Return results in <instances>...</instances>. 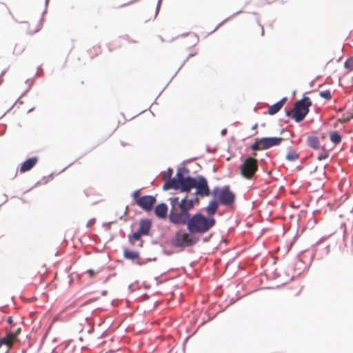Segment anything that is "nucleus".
Listing matches in <instances>:
<instances>
[{
	"label": "nucleus",
	"instance_id": "nucleus-1",
	"mask_svg": "<svg viewBox=\"0 0 353 353\" xmlns=\"http://www.w3.org/2000/svg\"><path fill=\"white\" fill-rule=\"evenodd\" d=\"M215 219L206 217L201 213L188 216L184 223H173L174 224L186 225L191 234H204L208 232L214 225Z\"/></svg>",
	"mask_w": 353,
	"mask_h": 353
},
{
	"label": "nucleus",
	"instance_id": "nucleus-2",
	"mask_svg": "<svg viewBox=\"0 0 353 353\" xmlns=\"http://www.w3.org/2000/svg\"><path fill=\"white\" fill-rule=\"evenodd\" d=\"M171 205V211L169 220L171 223H184L188 216L190 215L189 210L194 207L193 200H187L186 198L179 201L178 197H171L169 199Z\"/></svg>",
	"mask_w": 353,
	"mask_h": 353
},
{
	"label": "nucleus",
	"instance_id": "nucleus-3",
	"mask_svg": "<svg viewBox=\"0 0 353 353\" xmlns=\"http://www.w3.org/2000/svg\"><path fill=\"white\" fill-rule=\"evenodd\" d=\"M196 185V178L190 176L185 177L181 170H178L176 178L167 180L164 185L163 189L168 190L170 188L174 190H180L181 192H188Z\"/></svg>",
	"mask_w": 353,
	"mask_h": 353
},
{
	"label": "nucleus",
	"instance_id": "nucleus-4",
	"mask_svg": "<svg viewBox=\"0 0 353 353\" xmlns=\"http://www.w3.org/2000/svg\"><path fill=\"white\" fill-rule=\"evenodd\" d=\"M312 105V101L309 97H305L301 100L297 101L290 112H288V116L294 119L296 122L302 121L309 112V108Z\"/></svg>",
	"mask_w": 353,
	"mask_h": 353
},
{
	"label": "nucleus",
	"instance_id": "nucleus-5",
	"mask_svg": "<svg viewBox=\"0 0 353 353\" xmlns=\"http://www.w3.org/2000/svg\"><path fill=\"white\" fill-rule=\"evenodd\" d=\"M199 239L193 236L190 232L178 230L171 239V244L175 248H188L195 245Z\"/></svg>",
	"mask_w": 353,
	"mask_h": 353
},
{
	"label": "nucleus",
	"instance_id": "nucleus-6",
	"mask_svg": "<svg viewBox=\"0 0 353 353\" xmlns=\"http://www.w3.org/2000/svg\"><path fill=\"white\" fill-rule=\"evenodd\" d=\"M241 174L247 179H251L258 170V161L254 157L246 158L239 168Z\"/></svg>",
	"mask_w": 353,
	"mask_h": 353
},
{
	"label": "nucleus",
	"instance_id": "nucleus-7",
	"mask_svg": "<svg viewBox=\"0 0 353 353\" xmlns=\"http://www.w3.org/2000/svg\"><path fill=\"white\" fill-rule=\"evenodd\" d=\"M212 195L217 198L219 202L224 205H232L235 199V194L230 190L228 185L224 186L221 189L214 188L212 191Z\"/></svg>",
	"mask_w": 353,
	"mask_h": 353
},
{
	"label": "nucleus",
	"instance_id": "nucleus-8",
	"mask_svg": "<svg viewBox=\"0 0 353 353\" xmlns=\"http://www.w3.org/2000/svg\"><path fill=\"white\" fill-rule=\"evenodd\" d=\"M283 140V139L281 137H265L262 139H256L250 148L252 150H267L271 147L280 145Z\"/></svg>",
	"mask_w": 353,
	"mask_h": 353
},
{
	"label": "nucleus",
	"instance_id": "nucleus-9",
	"mask_svg": "<svg viewBox=\"0 0 353 353\" xmlns=\"http://www.w3.org/2000/svg\"><path fill=\"white\" fill-rule=\"evenodd\" d=\"M194 188L196 189V194L201 196H208L210 194L207 180L203 176H199L196 178Z\"/></svg>",
	"mask_w": 353,
	"mask_h": 353
},
{
	"label": "nucleus",
	"instance_id": "nucleus-10",
	"mask_svg": "<svg viewBox=\"0 0 353 353\" xmlns=\"http://www.w3.org/2000/svg\"><path fill=\"white\" fill-rule=\"evenodd\" d=\"M156 202V198L153 196H143L137 199V205L145 211H150Z\"/></svg>",
	"mask_w": 353,
	"mask_h": 353
},
{
	"label": "nucleus",
	"instance_id": "nucleus-11",
	"mask_svg": "<svg viewBox=\"0 0 353 353\" xmlns=\"http://www.w3.org/2000/svg\"><path fill=\"white\" fill-rule=\"evenodd\" d=\"M23 28L26 30V32L29 34H33L37 32L41 29L40 21L24 22L23 23Z\"/></svg>",
	"mask_w": 353,
	"mask_h": 353
},
{
	"label": "nucleus",
	"instance_id": "nucleus-12",
	"mask_svg": "<svg viewBox=\"0 0 353 353\" xmlns=\"http://www.w3.org/2000/svg\"><path fill=\"white\" fill-rule=\"evenodd\" d=\"M38 159L36 157H31L25 161L21 165L19 171L24 173L30 170L37 163Z\"/></svg>",
	"mask_w": 353,
	"mask_h": 353
},
{
	"label": "nucleus",
	"instance_id": "nucleus-13",
	"mask_svg": "<svg viewBox=\"0 0 353 353\" xmlns=\"http://www.w3.org/2000/svg\"><path fill=\"white\" fill-rule=\"evenodd\" d=\"M14 336L12 335H10L8 334V332L6 331V334L4 337L0 338V348L2 347V345H6L7 347V352H8L9 350L12 347L15 342L13 341Z\"/></svg>",
	"mask_w": 353,
	"mask_h": 353
},
{
	"label": "nucleus",
	"instance_id": "nucleus-14",
	"mask_svg": "<svg viewBox=\"0 0 353 353\" xmlns=\"http://www.w3.org/2000/svg\"><path fill=\"white\" fill-rule=\"evenodd\" d=\"M152 223L149 219H141L139 221L138 231L143 235L148 234L151 228Z\"/></svg>",
	"mask_w": 353,
	"mask_h": 353
},
{
	"label": "nucleus",
	"instance_id": "nucleus-15",
	"mask_svg": "<svg viewBox=\"0 0 353 353\" xmlns=\"http://www.w3.org/2000/svg\"><path fill=\"white\" fill-rule=\"evenodd\" d=\"M155 215L160 219H165L168 214V206L165 203H160L154 208Z\"/></svg>",
	"mask_w": 353,
	"mask_h": 353
},
{
	"label": "nucleus",
	"instance_id": "nucleus-16",
	"mask_svg": "<svg viewBox=\"0 0 353 353\" xmlns=\"http://www.w3.org/2000/svg\"><path fill=\"white\" fill-rule=\"evenodd\" d=\"M286 101V98H283L281 100L271 105L268 109V114L270 115L277 113L283 106Z\"/></svg>",
	"mask_w": 353,
	"mask_h": 353
},
{
	"label": "nucleus",
	"instance_id": "nucleus-17",
	"mask_svg": "<svg viewBox=\"0 0 353 353\" xmlns=\"http://www.w3.org/2000/svg\"><path fill=\"white\" fill-rule=\"evenodd\" d=\"M307 143L310 148L317 150L320 147V140L318 137L310 136L307 139Z\"/></svg>",
	"mask_w": 353,
	"mask_h": 353
},
{
	"label": "nucleus",
	"instance_id": "nucleus-18",
	"mask_svg": "<svg viewBox=\"0 0 353 353\" xmlns=\"http://www.w3.org/2000/svg\"><path fill=\"white\" fill-rule=\"evenodd\" d=\"M219 203L216 201H211L206 208V212L209 215H214L217 211Z\"/></svg>",
	"mask_w": 353,
	"mask_h": 353
},
{
	"label": "nucleus",
	"instance_id": "nucleus-19",
	"mask_svg": "<svg viewBox=\"0 0 353 353\" xmlns=\"http://www.w3.org/2000/svg\"><path fill=\"white\" fill-rule=\"evenodd\" d=\"M123 256L125 259L130 260H135L139 258V254L138 252L128 249L124 250Z\"/></svg>",
	"mask_w": 353,
	"mask_h": 353
},
{
	"label": "nucleus",
	"instance_id": "nucleus-20",
	"mask_svg": "<svg viewBox=\"0 0 353 353\" xmlns=\"http://www.w3.org/2000/svg\"><path fill=\"white\" fill-rule=\"evenodd\" d=\"M330 138L331 141L336 145L341 143L342 138L337 131H334L330 133Z\"/></svg>",
	"mask_w": 353,
	"mask_h": 353
},
{
	"label": "nucleus",
	"instance_id": "nucleus-21",
	"mask_svg": "<svg viewBox=\"0 0 353 353\" xmlns=\"http://www.w3.org/2000/svg\"><path fill=\"white\" fill-rule=\"evenodd\" d=\"M25 50V46L21 43H17L14 47L13 53L19 55L21 54Z\"/></svg>",
	"mask_w": 353,
	"mask_h": 353
},
{
	"label": "nucleus",
	"instance_id": "nucleus-22",
	"mask_svg": "<svg viewBox=\"0 0 353 353\" xmlns=\"http://www.w3.org/2000/svg\"><path fill=\"white\" fill-rule=\"evenodd\" d=\"M9 334L12 335L14 336L13 341L16 343L17 341L18 336L20 334L21 332V327H18L16 330H12V327L9 330H6Z\"/></svg>",
	"mask_w": 353,
	"mask_h": 353
},
{
	"label": "nucleus",
	"instance_id": "nucleus-23",
	"mask_svg": "<svg viewBox=\"0 0 353 353\" xmlns=\"http://www.w3.org/2000/svg\"><path fill=\"white\" fill-rule=\"evenodd\" d=\"M299 158V154L295 151H290L286 155V159L290 161H294Z\"/></svg>",
	"mask_w": 353,
	"mask_h": 353
},
{
	"label": "nucleus",
	"instance_id": "nucleus-24",
	"mask_svg": "<svg viewBox=\"0 0 353 353\" xmlns=\"http://www.w3.org/2000/svg\"><path fill=\"white\" fill-rule=\"evenodd\" d=\"M142 236L143 235L137 230L132 234L129 235L128 239L130 242L133 243V241L140 240Z\"/></svg>",
	"mask_w": 353,
	"mask_h": 353
},
{
	"label": "nucleus",
	"instance_id": "nucleus-25",
	"mask_svg": "<svg viewBox=\"0 0 353 353\" xmlns=\"http://www.w3.org/2000/svg\"><path fill=\"white\" fill-rule=\"evenodd\" d=\"M322 149L323 152L317 157L319 161L325 159L329 157V152L325 149L324 145L322 146Z\"/></svg>",
	"mask_w": 353,
	"mask_h": 353
},
{
	"label": "nucleus",
	"instance_id": "nucleus-26",
	"mask_svg": "<svg viewBox=\"0 0 353 353\" xmlns=\"http://www.w3.org/2000/svg\"><path fill=\"white\" fill-rule=\"evenodd\" d=\"M319 95L322 97V98H324L327 100H330L332 99V94H331V92L328 90H324V91H321L319 92Z\"/></svg>",
	"mask_w": 353,
	"mask_h": 353
},
{
	"label": "nucleus",
	"instance_id": "nucleus-27",
	"mask_svg": "<svg viewBox=\"0 0 353 353\" xmlns=\"http://www.w3.org/2000/svg\"><path fill=\"white\" fill-rule=\"evenodd\" d=\"M344 66L349 71L353 70V57L347 59L344 63Z\"/></svg>",
	"mask_w": 353,
	"mask_h": 353
},
{
	"label": "nucleus",
	"instance_id": "nucleus-28",
	"mask_svg": "<svg viewBox=\"0 0 353 353\" xmlns=\"http://www.w3.org/2000/svg\"><path fill=\"white\" fill-rule=\"evenodd\" d=\"M87 273L88 274V275H89V276H90V278L94 277V276L97 274V272H95V271H94V270H92V269H90V270H88L87 271Z\"/></svg>",
	"mask_w": 353,
	"mask_h": 353
},
{
	"label": "nucleus",
	"instance_id": "nucleus-29",
	"mask_svg": "<svg viewBox=\"0 0 353 353\" xmlns=\"http://www.w3.org/2000/svg\"><path fill=\"white\" fill-rule=\"evenodd\" d=\"M350 120H351V117H343V118L339 119V121L342 123H347V122L350 121Z\"/></svg>",
	"mask_w": 353,
	"mask_h": 353
},
{
	"label": "nucleus",
	"instance_id": "nucleus-30",
	"mask_svg": "<svg viewBox=\"0 0 353 353\" xmlns=\"http://www.w3.org/2000/svg\"><path fill=\"white\" fill-rule=\"evenodd\" d=\"M132 196H133L134 200L135 201V203H137V199L138 198H140V196H139V191H135L132 194Z\"/></svg>",
	"mask_w": 353,
	"mask_h": 353
},
{
	"label": "nucleus",
	"instance_id": "nucleus-31",
	"mask_svg": "<svg viewBox=\"0 0 353 353\" xmlns=\"http://www.w3.org/2000/svg\"><path fill=\"white\" fill-rule=\"evenodd\" d=\"M7 9L6 6L4 3H0V11L4 12Z\"/></svg>",
	"mask_w": 353,
	"mask_h": 353
},
{
	"label": "nucleus",
	"instance_id": "nucleus-32",
	"mask_svg": "<svg viewBox=\"0 0 353 353\" xmlns=\"http://www.w3.org/2000/svg\"><path fill=\"white\" fill-rule=\"evenodd\" d=\"M172 172H173V171H172V170L171 168H169V169L168 170L167 175H168V177L170 179H171L170 178H171V176H172Z\"/></svg>",
	"mask_w": 353,
	"mask_h": 353
},
{
	"label": "nucleus",
	"instance_id": "nucleus-33",
	"mask_svg": "<svg viewBox=\"0 0 353 353\" xmlns=\"http://www.w3.org/2000/svg\"><path fill=\"white\" fill-rule=\"evenodd\" d=\"M7 322L9 323V324H12L13 323V319H12V316H9L7 319Z\"/></svg>",
	"mask_w": 353,
	"mask_h": 353
},
{
	"label": "nucleus",
	"instance_id": "nucleus-34",
	"mask_svg": "<svg viewBox=\"0 0 353 353\" xmlns=\"http://www.w3.org/2000/svg\"><path fill=\"white\" fill-rule=\"evenodd\" d=\"M350 117H351V119H353V114Z\"/></svg>",
	"mask_w": 353,
	"mask_h": 353
},
{
	"label": "nucleus",
	"instance_id": "nucleus-35",
	"mask_svg": "<svg viewBox=\"0 0 353 353\" xmlns=\"http://www.w3.org/2000/svg\"><path fill=\"white\" fill-rule=\"evenodd\" d=\"M263 32H264V30H263V29L262 28V34H263Z\"/></svg>",
	"mask_w": 353,
	"mask_h": 353
}]
</instances>
